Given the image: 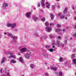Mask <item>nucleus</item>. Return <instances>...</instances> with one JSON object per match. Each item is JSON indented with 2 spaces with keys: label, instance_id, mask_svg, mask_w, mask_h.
Listing matches in <instances>:
<instances>
[{
  "label": "nucleus",
  "instance_id": "17",
  "mask_svg": "<svg viewBox=\"0 0 76 76\" xmlns=\"http://www.w3.org/2000/svg\"><path fill=\"white\" fill-rule=\"evenodd\" d=\"M12 38H13V39L15 40V39H17L18 38V37H15L14 36H12Z\"/></svg>",
  "mask_w": 76,
  "mask_h": 76
},
{
  "label": "nucleus",
  "instance_id": "38",
  "mask_svg": "<svg viewBox=\"0 0 76 76\" xmlns=\"http://www.w3.org/2000/svg\"><path fill=\"white\" fill-rule=\"evenodd\" d=\"M45 56V57H48V54H45L44 55Z\"/></svg>",
  "mask_w": 76,
  "mask_h": 76
},
{
  "label": "nucleus",
  "instance_id": "42",
  "mask_svg": "<svg viewBox=\"0 0 76 76\" xmlns=\"http://www.w3.org/2000/svg\"><path fill=\"white\" fill-rule=\"evenodd\" d=\"M61 47H64V44H61Z\"/></svg>",
  "mask_w": 76,
  "mask_h": 76
},
{
  "label": "nucleus",
  "instance_id": "30",
  "mask_svg": "<svg viewBox=\"0 0 76 76\" xmlns=\"http://www.w3.org/2000/svg\"><path fill=\"white\" fill-rule=\"evenodd\" d=\"M45 26H48V22H47L45 23Z\"/></svg>",
  "mask_w": 76,
  "mask_h": 76
},
{
  "label": "nucleus",
  "instance_id": "14",
  "mask_svg": "<svg viewBox=\"0 0 76 76\" xmlns=\"http://www.w3.org/2000/svg\"><path fill=\"white\" fill-rule=\"evenodd\" d=\"M50 69H51V70H55V71H57V68H56L50 67Z\"/></svg>",
  "mask_w": 76,
  "mask_h": 76
},
{
  "label": "nucleus",
  "instance_id": "55",
  "mask_svg": "<svg viewBox=\"0 0 76 76\" xmlns=\"http://www.w3.org/2000/svg\"><path fill=\"white\" fill-rule=\"evenodd\" d=\"M4 34H5V35H6V34H7V33H4Z\"/></svg>",
  "mask_w": 76,
  "mask_h": 76
},
{
  "label": "nucleus",
  "instance_id": "59",
  "mask_svg": "<svg viewBox=\"0 0 76 76\" xmlns=\"http://www.w3.org/2000/svg\"><path fill=\"white\" fill-rule=\"evenodd\" d=\"M60 35H62V34L61 33H60Z\"/></svg>",
  "mask_w": 76,
  "mask_h": 76
},
{
  "label": "nucleus",
  "instance_id": "24",
  "mask_svg": "<svg viewBox=\"0 0 76 76\" xmlns=\"http://www.w3.org/2000/svg\"><path fill=\"white\" fill-rule=\"evenodd\" d=\"M30 67L31 69H33V67H34V65L32 64H31L30 65Z\"/></svg>",
  "mask_w": 76,
  "mask_h": 76
},
{
  "label": "nucleus",
  "instance_id": "25",
  "mask_svg": "<svg viewBox=\"0 0 76 76\" xmlns=\"http://www.w3.org/2000/svg\"><path fill=\"white\" fill-rule=\"evenodd\" d=\"M7 35L8 36H9L10 37H12V34L10 33H8L7 34Z\"/></svg>",
  "mask_w": 76,
  "mask_h": 76
},
{
  "label": "nucleus",
  "instance_id": "29",
  "mask_svg": "<svg viewBox=\"0 0 76 76\" xmlns=\"http://www.w3.org/2000/svg\"><path fill=\"white\" fill-rule=\"evenodd\" d=\"M34 36H35V37H39V35L37 34H34Z\"/></svg>",
  "mask_w": 76,
  "mask_h": 76
},
{
  "label": "nucleus",
  "instance_id": "47",
  "mask_svg": "<svg viewBox=\"0 0 76 76\" xmlns=\"http://www.w3.org/2000/svg\"><path fill=\"white\" fill-rule=\"evenodd\" d=\"M15 31L16 32H18V30L17 29H15Z\"/></svg>",
  "mask_w": 76,
  "mask_h": 76
},
{
  "label": "nucleus",
  "instance_id": "34",
  "mask_svg": "<svg viewBox=\"0 0 76 76\" xmlns=\"http://www.w3.org/2000/svg\"><path fill=\"white\" fill-rule=\"evenodd\" d=\"M57 7L58 9H60V5H58L57 6Z\"/></svg>",
  "mask_w": 76,
  "mask_h": 76
},
{
  "label": "nucleus",
  "instance_id": "51",
  "mask_svg": "<svg viewBox=\"0 0 76 76\" xmlns=\"http://www.w3.org/2000/svg\"><path fill=\"white\" fill-rule=\"evenodd\" d=\"M41 12H43V11L42 10H40Z\"/></svg>",
  "mask_w": 76,
  "mask_h": 76
},
{
  "label": "nucleus",
  "instance_id": "7",
  "mask_svg": "<svg viewBox=\"0 0 76 76\" xmlns=\"http://www.w3.org/2000/svg\"><path fill=\"white\" fill-rule=\"evenodd\" d=\"M7 6H8V4H7L6 3H4L2 6V8L4 9H5Z\"/></svg>",
  "mask_w": 76,
  "mask_h": 76
},
{
  "label": "nucleus",
  "instance_id": "39",
  "mask_svg": "<svg viewBox=\"0 0 76 76\" xmlns=\"http://www.w3.org/2000/svg\"><path fill=\"white\" fill-rule=\"evenodd\" d=\"M50 26H53L54 25V23H51L50 24Z\"/></svg>",
  "mask_w": 76,
  "mask_h": 76
},
{
  "label": "nucleus",
  "instance_id": "54",
  "mask_svg": "<svg viewBox=\"0 0 76 76\" xmlns=\"http://www.w3.org/2000/svg\"><path fill=\"white\" fill-rule=\"evenodd\" d=\"M55 47V46H52V48H54Z\"/></svg>",
  "mask_w": 76,
  "mask_h": 76
},
{
  "label": "nucleus",
  "instance_id": "61",
  "mask_svg": "<svg viewBox=\"0 0 76 76\" xmlns=\"http://www.w3.org/2000/svg\"><path fill=\"white\" fill-rule=\"evenodd\" d=\"M65 31V29H63V31Z\"/></svg>",
  "mask_w": 76,
  "mask_h": 76
},
{
  "label": "nucleus",
  "instance_id": "12",
  "mask_svg": "<svg viewBox=\"0 0 76 76\" xmlns=\"http://www.w3.org/2000/svg\"><path fill=\"white\" fill-rule=\"evenodd\" d=\"M50 16L51 17V19L53 20V19H54V16L52 14H50Z\"/></svg>",
  "mask_w": 76,
  "mask_h": 76
},
{
  "label": "nucleus",
  "instance_id": "11",
  "mask_svg": "<svg viewBox=\"0 0 76 76\" xmlns=\"http://www.w3.org/2000/svg\"><path fill=\"white\" fill-rule=\"evenodd\" d=\"M67 12V8L66 7L64 10V14H66Z\"/></svg>",
  "mask_w": 76,
  "mask_h": 76
},
{
  "label": "nucleus",
  "instance_id": "36",
  "mask_svg": "<svg viewBox=\"0 0 76 76\" xmlns=\"http://www.w3.org/2000/svg\"><path fill=\"white\" fill-rule=\"evenodd\" d=\"M45 76H49V75H48V73H45Z\"/></svg>",
  "mask_w": 76,
  "mask_h": 76
},
{
  "label": "nucleus",
  "instance_id": "9",
  "mask_svg": "<svg viewBox=\"0 0 76 76\" xmlns=\"http://www.w3.org/2000/svg\"><path fill=\"white\" fill-rule=\"evenodd\" d=\"M33 19L35 21H36V20H38V18L34 15H33Z\"/></svg>",
  "mask_w": 76,
  "mask_h": 76
},
{
  "label": "nucleus",
  "instance_id": "43",
  "mask_svg": "<svg viewBox=\"0 0 76 76\" xmlns=\"http://www.w3.org/2000/svg\"><path fill=\"white\" fill-rule=\"evenodd\" d=\"M60 15H61V13H59L58 15H57V16H59Z\"/></svg>",
  "mask_w": 76,
  "mask_h": 76
},
{
  "label": "nucleus",
  "instance_id": "49",
  "mask_svg": "<svg viewBox=\"0 0 76 76\" xmlns=\"http://www.w3.org/2000/svg\"><path fill=\"white\" fill-rule=\"evenodd\" d=\"M74 19L76 20V16L74 17Z\"/></svg>",
  "mask_w": 76,
  "mask_h": 76
},
{
  "label": "nucleus",
  "instance_id": "45",
  "mask_svg": "<svg viewBox=\"0 0 76 76\" xmlns=\"http://www.w3.org/2000/svg\"><path fill=\"white\" fill-rule=\"evenodd\" d=\"M0 72L1 73H3V72H2V69H1L0 70Z\"/></svg>",
  "mask_w": 76,
  "mask_h": 76
},
{
  "label": "nucleus",
  "instance_id": "31",
  "mask_svg": "<svg viewBox=\"0 0 76 76\" xmlns=\"http://www.w3.org/2000/svg\"><path fill=\"white\" fill-rule=\"evenodd\" d=\"M42 21H45V18H42Z\"/></svg>",
  "mask_w": 76,
  "mask_h": 76
},
{
  "label": "nucleus",
  "instance_id": "41",
  "mask_svg": "<svg viewBox=\"0 0 76 76\" xmlns=\"http://www.w3.org/2000/svg\"><path fill=\"white\" fill-rule=\"evenodd\" d=\"M74 37H76V34H74Z\"/></svg>",
  "mask_w": 76,
  "mask_h": 76
},
{
  "label": "nucleus",
  "instance_id": "4",
  "mask_svg": "<svg viewBox=\"0 0 76 76\" xmlns=\"http://www.w3.org/2000/svg\"><path fill=\"white\" fill-rule=\"evenodd\" d=\"M9 54L10 55L7 57L8 58H11V57H12L13 58H16V56L15 55H13L12 53H10Z\"/></svg>",
  "mask_w": 76,
  "mask_h": 76
},
{
  "label": "nucleus",
  "instance_id": "5",
  "mask_svg": "<svg viewBox=\"0 0 76 76\" xmlns=\"http://www.w3.org/2000/svg\"><path fill=\"white\" fill-rule=\"evenodd\" d=\"M60 41H57L55 43V45L57 46V47H59L60 46Z\"/></svg>",
  "mask_w": 76,
  "mask_h": 76
},
{
  "label": "nucleus",
  "instance_id": "19",
  "mask_svg": "<svg viewBox=\"0 0 76 76\" xmlns=\"http://www.w3.org/2000/svg\"><path fill=\"white\" fill-rule=\"evenodd\" d=\"M65 16L64 15H62L60 16V19H64Z\"/></svg>",
  "mask_w": 76,
  "mask_h": 76
},
{
  "label": "nucleus",
  "instance_id": "40",
  "mask_svg": "<svg viewBox=\"0 0 76 76\" xmlns=\"http://www.w3.org/2000/svg\"><path fill=\"white\" fill-rule=\"evenodd\" d=\"M74 28L75 29H76V25H75V26L74 27Z\"/></svg>",
  "mask_w": 76,
  "mask_h": 76
},
{
  "label": "nucleus",
  "instance_id": "52",
  "mask_svg": "<svg viewBox=\"0 0 76 76\" xmlns=\"http://www.w3.org/2000/svg\"><path fill=\"white\" fill-rule=\"evenodd\" d=\"M44 38L45 39H46V38H47V37H45V38L44 37Z\"/></svg>",
  "mask_w": 76,
  "mask_h": 76
},
{
  "label": "nucleus",
  "instance_id": "32",
  "mask_svg": "<svg viewBox=\"0 0 76 76\" xmlns=\"http://www.w3.org/2000/svg\"><path fill=\"white\" fill-rule=\"evenodd\" d=\"M48 50L50 51V52H53V49H48Z\"/></svg>",
  "mask_w": 76,
  "mask_h": 76
},
{
  "label": "nucleus",
  "instance_id": "64",
  "mask_svg": "<svg viewBox=\"0 0 76 76\" xmlns=\"http://www.w3.org/2000/svg\"><path fill=\"white\" fill-rule=\"evenodd\" d=\"M18 55H20V53H19V54H18Z\"/></svg>",
  "mask_w": 76,
  "mask_h": 76
},
{
  "label": "nucleus",
  "instance_id": "3",
  "mask_svg": "<svg viewBox=\"0 0 76 76\" xmlns=\"http://www.w3.org/2000/svg\"><path fill=\"white\" fill-rule=\"evenodd\" d=\"M45 30L46 32H49L50 31H51V27H46L45 28Z\"/></svg>",
  "mask_w": 76,
  "mask_h": 76
},
{
  "label": "nucleus",
  "instance_id": "1",
  "mask_svg": "<svg viewBox=\"0 0 76 76\" xmlns=\"http://www.w3.org/2000/svg\"><path fill=\"white\" fill-rule=\"evenodd\" d=\"M7 26V27H11L12 28H14L16 27V23H14L12 24L8 23Z\"/></svg>",
  "mask_w": 76,
  "mask_h": 76
},
{
  "label": "nucleus",
  "instance_id": "37",
  "mask_svg": "<svg viewBox=\"0 0 76 76\" xmlns=\"http://www.w3.org/2000/svg\"><path fill=\"white\" fill-rule=\"evenodd\" d=\"M49 37L50 38H53V37L52 36L49 35Z\"/></svg>",
  "mask_w": 76,
  "mask_h": 76
},
{
  "label": "nucleus",
  "instance_id": "13",
  "mask_svg": "<svg viewBox=\"0 0 76 76\" xmlns=\"http://www.w3.org/2000/svg\"><path fill=\"white\" fill-rule=\"evenodd\" d=\"M19 61H20V62H21L22 63H23V60L22 58H19Z\"/></svg>",
  "mask_w": 76,
  "mask_h": 76
},
{
  "label": "nucleus",
  "instance_id": "21",
  "mask_svg": "<svg viewBox=\"0 0 76 76\" xmlns=\"http://www.w3.org/2000/svg\"><path fill=\"white\" fill-rule=\"evenodd\" d=\"M11 63H16V61L15 60H12Z\"/></svg>",
  "mask_w": 76,
  "mask_h": 76
},
{
  "label": "nucleus",
  "instance_id": "27",
  "mask_svg": "<svg viewBox=\"0 0 76 76\" xmlns=\"http://www.w3.org/2000/svg\"><path fill=\"white\" fill-rule=\"evenodd\" d=\"M50 5L49 4L48 5L46 6V7H47V9H49V8H50Z\"/></svg>",
  "mask_w": 76,
  "mask_h": 76
},
{
  "label": "nucleus",
  "instance_id": "53",
  "mask_svg": "<svg viewBox=\"0 0 76 76\" xmlns=\"http://www.w3.org/2000/svg\"><path fill=\"white\" fill-rule=\"evenodd\" d=\"M58 38L59 39H60V38H61V37H58Z\"/></svg>",
  "mask_w": 76,
  "mask_h": 76
},
{
  "label": "nucleus",
  "instance_id": "46",
  "mask_svg": "<svg viewBox=\"0 0 76 76\" xmlns=\"http://www.w3.org/2000/svg\"><path fill=\"white\" fill-rule=\"evenodd\" d=\"M76 51V49H74V50H73V51H74V52H75Z\"/></svg>",
  "mask_w": 76,
  "mask_h": 76
},
{
  "label": "nucleus",
  "instance_id": "62",
  "mask_svg": "<svg viewBox=\"0 0 76 76\" xmlns=\"http://www.w3.org/2000/svg\"><path fill=\"white\" fill-rule=\"evenodd\" d=\"M7 75H9V73H8L7 74Z\"/></svg>",
  "mask_w": 76,
  "mask_h": 76
},
{
  "label": "nucleus",
  "instance_id": "35",
  "mask_svg": "<svg viewBox=\"0 0 76 76\" xmlns=\"http://www.w3.org/2000/svg\"><path fill=\"white\" fill-rule=\"evenodd\" d=\"M37 6L39 7H40V4L39 3H38L37 4Z\"/></svg>",
  "mask_w": 76,
  "mask_h": 76
},
{
  "label": "nucleus",
  "instance_id": "10",
  "mask_svg": "<svg viewBox=\"0 0 76 76\" xmlns=\"http://www.w3.org/2000/svg\"><path fill=\"white\" fill-rule=\"evenodd\" d=\"M26 50H27V49L25 48H23L21 49V52H25Z\"/></svg>",
  "mask_w": 76,
  "mask_h": 76
},
{
  "label": "nucleus",
  "instance_id": "2",
  "mask_svg": "<svg viewBox=\"0 0 76 76\" xmlns=\"http://www.w3.org/2000/svg\"><path fill=\"white\" fill-rule=\"evenodd\" d=\"M31 56V55L28 53H27L24 54V57L27 59H29Z\"/></svg>",
  "mask_w": 76,
  "mask_h": 76
},
{
  "label": "nucleus",
  "instance_id": "18",
  "mask_svg": "<svg viewBox=\"0 0 76 76\" xmlns=\"http://www.w3.org/2000/svg\"><path fill=\"white\" fill-rule=\"evenodd\" d=\"M72 63L74 64H76V60L75 59H74L73 60Z\"/></svg>",
  "mask_w": 76,
  "mask_h": 76
},
{
  "label": "nucleus",
  "instance_id": "15",
  "mask_svg": "<svg viewBox=\"0 0 76 76\" xmlns=\"http://www.w3.org/2000/svg\"><path fill=\"white\" fill-rule=\"evenodd\" d=\"M61 29H56L55 30V32L57 33L61 32Z\"/></svg>",
  "mask_w": 76,
  "mask_h": 76
},
{
  "label": "nucleus",
  "instance_id": "23",
  "mask_svg": "<svg viewBox=\"0 0 76 76\" xmlns=\"http://www.w3.org/2000/svg\"><path fill=\"white\" fill-rule=\"evenodd\" d=\"M59 76H61L63 75V73L61 72H59Z\"/></svg>",
  "mask_w": 76,
  "mask_h": 76
},
{
  "label": "nucleus",
  "instance_id": "50",
  "mask_svg": "<svg viewBox=\"0 0 76 76\" xmlns=\"http://www.w3.org/2000/svg\"><path fill=\"white\" fill-rule=\"evenodd\" d=\"M67 62L66 61V63H65V65H66V64H67Z\"/></svg>",
  "mask_w": 76,
  "mask_h": 76
},
{
  "label": "nucleus",
  "instance_id": "20",
  "mask_svg": "<svg viewBox=\"0 0 76 76\" xmlns=\"http://www.w3.org/2000/svg\"><path fill=\"white\" fill-rule=\"evenodd\" d=\"M75 54H72L71 56V58H75L76 57L75 56Z\"/></svg>",
  "mask_w": 76,
  "mask_h": 76
},
{
  "label": "nucleus",
  "instance_id": "57",
  "mask_svg": "<svg viewBox=\"0 0 76 76\" xmlns=\"http://www.w3.org/2000/svg\"><path fill=\"white\" fill-rule=\"evenodd\" d=\"M5 70H7V69H6V68H5Z\"/></svg>",
  "mask_w": 76,
  "mask_h": 76
},
{
  "label": "nucleus",
  "instance_id": "28",
  "mask_svg": "<svg viewBox=\"0 0 76 76\" xmlns=\"http://www.w3.org/2000/svg\"><path fill=\"white\" fill-rule=\"evenodd\" d=\"M56 27H57V28H61V26L60 24H57Z\"/></svg>",
  "mask_w": 76,
  "mask_h": 76
},
{
  "label": "nucleus",
  "instance_id": "8",
  "mask_svg": "<svg viewBox=\"0 0 76 76\" xmlns=\"http://www.w3.org/2000/svg\"><path fill=\"white\" fill-rule=\"evenodd\" d=\"M6 58L4 57H3L1 59V64H3L5 61V60H6Z\"/></svg>",
  "mask_w": 76,
  "mask_h": 76
},
{
  "label": "nucleus",
  "instance_id": "63",
  "mask_svg": "<svg viewBox=\"0 0 76 76\" xmlns=\"http://www.w3.org/2000/svg\"><path fill=\"white\" fill-rule=\"evenodd\" d=\"M42 37H41V39H42Z\"/></svg>",
  "mask_w": 76,
  "mask_h": 76
},
{
  "label": "nucleus",
  "instance_id": "58",
  "mask_svg": "<svg viewBox=\"0 0 76 76\" xmlns=\"http://www.w3.org/2000/svg\"><path fill=\"white\" fill-rule=\"evenodd\" d=\"M56 0L58 1H60V0Z\"/></svg>",
  "mask_w": 76,
  "mask_h": 76
},
{
  "label": "nucleus",
  "instance_id": "33",
  "mask_svg": "<svg viewBox=\"0 0 76 76\" xmlns=\"http://www.w3.org/2000/svg\"><path fill=\"white\" fill-rule=\"evenodd\" d=\"M45 47L46 48H50V46H48V45H46L45 46Z\"/></svg>",
  "mask_w": 76,
  "mask_h": 76
},
{
  "label": "nucleus",
  "instance_id": "44",
  "mask_svg": "<svg viewBox=\"0 0 76 76\" xmlns=\"http://www.w3.org/2000/svg\"><path fill=\"white\" fill-rule=\"evenodd\" d=\"M56 41H55V40H53L52 41V42H53V43H55Z\"/></svg>",
  "mask_w": 76,
  "mask_h": 76
},
{
  "label": "nucleus",
  "instance_id": "6",
  "mask_svg": "<svg viewBox=\"0 0 76 76\" xmlns=\"http://www.w3.org/2000/svg\"><path fill=\"white\" fill-rule=\"evenodd\" d=\"M31 12H27L26 14V16L27 18L29 19L31 18Z\"/></svg>",
  "mask_w": 76,
  "mask_h": 76
},
{
  "label": "nucleus",
  "instance_id": "60",
  "mask_svg": "<svg viewBox=\"0 0 76 76\" xmlns=\"http://www.w3.org/2000/svg\"><path fill=\"white\" fill-rule=\"evenodd\" d=\"M65 19H67V17H66L65 18Z\"/></svg>",
  "mask_w": 76,
  "mask_h": 76
},
{
  "label": "nucleus",
  "instance_id": "22",
  "mask_svg": "<svg viewBox=\"0 0 76 76\" xmlns=\"http://www.w3.org/2000/svg\"><path fill=\"white\" fill-rule=\"evenodd\" d=\"M59 61L60 62H61V61H63V58L62 57H60L59 58Z\"/></svg>",
  "mask_w": 76,
  "mask_h": 76
},
{
  "label": "nucleus",
  "instance_id": "16",
  "mask_svg": "<svg viewBox=\"0 0 76 76\" xmlns=\"http://www.w3.org/2000/svg\"><path fill=\"white\" fill-rule=\"evenodd\" d=\"M45 2V0H42V4L43 7L44 6H45V4H44Z\"/></svg>",
  "mask_w": 76,
  "mask_h": 76
},
{
  "label": "nucleus",
  "instance_id": "48",
  "mask_svg": "<svg viewBox=\"0 0 76 76\" xmlns=\"http://www.w3.org/2000/svg\"><path fill=\"white\" fill-rule=\"evenodd\" d=\"M72 9L73 10H74V9H75V7H72Z\"/></svg>",
  "mask_w": 76,
  "mask_h": 76
},
{
  "label": "nucleus",
  "instance_id": "26",
  "mask_svg": "<svg viewBox=\"0 0 76 76\" xmlns=\"http://www.w3.org/2000/svg\"><path fill=\"white\" fill-rule=\"evenodd\" d=\"M52 9H53V10H54V9H56V6H55L54 5H52Z\"/></svg>",
  "mask_w": 76,
  "mask_h": 76
},
{
  "label": "nucleus",
  "instance_id": "56",
  "mask_svg": "<svg viewBox=\"0 0 76 76\" xmlns=\"http://www.w3.org/2000/svg\"><path fill=\"white\" fill-rule=\"evenodd\" d=\"M34 10H36V8H34Z\"/></svg>",
  "mask_w": 76,
  "mask_h": 76
}]
</instances>
